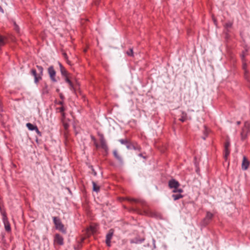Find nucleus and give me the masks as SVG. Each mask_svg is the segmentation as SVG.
<instances>
[{
  "instance_id": "obj_1",
  "label": "nucleus",
  "mask_w": 250,
  "mask_h": 250,
  "mask_svg": "<svg viewBox=\"0 0 250 250\" xmlns=\"http://www.w3.org/2000/svg\"><path fill=\"white\" fill-rule=\"evenodd\" d=\"M250 133V123L245 122L240 131V136L242 141L245 140L248 135Z\"/></svg>"
},
{
  "instance_id": "obj_2",
  "label": "nucleus",
  "mask_w": 250,
  "mask_h": 250,
  "mask_svg": "<svg viewBox=\"0 0 250 250\" xmlns=\"http://www.w3.org/2000/svg\"><path fill=\"white\" fill-rule=\"evenodd\" d=\"M53 219L56 229L62 232H65V229L60 219L56 217H53Z\"/></svg>"
},
{
  "instance_id": "obj_3",
  "label": "nucleus",
  "mask_w": 250,
  "mask_h": 250,
  "mask_svg": "<svg viewBox=\"0 0 250 250\" xmlns=\"http://www.w3.org/2000/svg\"><path fill=\"white\" fill-rule=\"evenodd\" d=\"M48 72L52 81L54 83L57 82V81L55 78L56 71L54 70L53 66H50L48 68Z\"/></svg>"
},
{
  "instance_id": "obj_4",
  "label": "nucleus",
  "mask_w": 250,
  "mask_h": 250,
  "mask_svg": "<svg viewBox=\"0 0 250 250\" xmlns=\"http://www.w3.org/2000/svg\"><path fill=\"white\" fill-rule=\"evenodd\" d=\"M114 230L110 229L106 236V244L108 247L110 246L111 239L113 235Z\"/></svg>"
},
{
  "instance_id": "obj_5",
  "label": "nucleus",
  "mask_w": 250,
  "mask_h": 250,
  "mask_svg": "<svg viewBox=\"0 0 250 250\" xmlns=\"http://www.w3.org/2000/svg\"><path fill=\"white\" fill-rule=\"evenodd\" d=\"M100 136L101 147L104 150L107 151L108 150V146L106 145V141L104 138V135L103 134H101Z\"/></svg>"
},
{
  "instance_id": "obj_6",
  "label": "nucleus",
  "mask_w": 250,
  "mask_h": 250,
  "mask_svg": "<svg viewBox=\"0 0 250 250\" xmlns=\"http://www.w3.org/2000/svg\"><path fill=\"white\" fill-rule=\"evenodd\" d=\"M250 166V162L246 156H243V161L242 163V169L246 170Z\"/></svg>"
},
{
  "instance_id": "obj_7",
  "label": "nucleus",
  "mask_w": 250,
  "mask_h": 250,
  "mask_svg": "<svg viewBox=\"0 0 250 250\" xmlns=\"http://www.w3.org/2000/svg\"><path fill=\"white\" fill-rule=\"evenodd\" d=\"M168 186L170 188H179L180 186V184L175 179H171L168 182Z\"/></svg>"
},
{
  "instance_id": "obj_8",
  "label": "nucleus",
  "mask_w": 250,
  "mask_h": 250,
  "mask_svg": "<svg viewBox=\"0 0 250 250\" xmlns=\"http://www.w3.org/2000/svg\"><path fill=\"white\" fill-rule=\"evenodd\" d=\"M31 74L33 75V76L34 77L35 83H37L39 82V81H40L42 79V76H41V75L40 74L39 75H38L37 74L36 70L34 69H32L31 70Z\"/></svg>"
},
{
  "instance_id": "obj_9",
  "label": "nucleus",
  "mask_w": 250,
  "mask_h": 250,
  "mask_svg": "<svg viewBox=\"0 0 250 250\" xmlns=\"http://www.w3.org/2000/svg\"><path fill=\"white\" fill-rule=\"evenodd\" d=\"M62 123L64 129L67 130L70 126V121L64 117L62 118Z\"/></svg>"
},
{
  "instance_id": "obj_10",
  "label": "nucleus",
  "mask_w": 250,
  "mask_h": 250,
  "mask_svg": "<svg viewBox=\"0 0 250 250\" xmlns=\"http://www.w3.org/2000/svg\"><path fill=\"white\" fill-rule=\"evenodd\" d=\"M26 126L30 130H35L38 134H40V132L36 125L28 123L26 124Z\"/></svg>"
},
{
  "instance_id": "obj_11",
  "label": "nucleus",
  "mask_w": 250,
  "mask_h": 250,
  "mask_svg": "<svg viewBox=\"0 0 250 250\" xmlns=\"http://www.w3.org/2000/svg\"><path fill=\"white\" fill-rule=\"evenodd\" d=\"M54 241L56 243L60 245H62L63 244V239L62 237L58 234H56Z\"/></svg>"
},
{
  "instance_id": "obj_12",
  "label": "nucleus",
  "mask_w": 250,
  "mask_h": 250,
  "mask_svg": "<svg viewBox=\"0 0 250 250\" xmlns=\"http://www.w3.org/2000/svg\"><path fill=\"white\" fill-rule=\"evenodd\" d=\"M213 214L209 211L207 212L206 216L204 219V222H205V224L207 225L209 221L211 220L213 217Z\"/></svg>"
},
{
  "instance_id": "obj_13",
  "label": "nucleus",
  "mask_w": 250,
  "mask_h": 250,
  "mask_svg": "<svg viewBox=\"0 0 250 250\" xmlns=\"http://www.w3.org/2000/svg\"><path fill=\"white\" fill-rule=\"evenodd\" d=\"M4 224L5 229L7 231H10L11 230V227L9 222L7 219L3 220Z\"/></svg>"
},
{
  "instance_id": "obj_14",
  "label": "nucleus",
  "mask_w": 250,
  "mask_h": 250,
  "mask_svg": "<svg viewBox=\"0 0 250 250\" xmlns=\"http://www.w3.org/2000/svg\"><path fill=\"white\" fill-rule=\"evenodd\" d=\"M246 55H247L246 52H243V53L241 56L242 61H243V67L244 69H245L246 68V63L245 61V57L246 56Z\"/></svg>"
},
{
  "instance_id": "obj_15",
  "label": "nucleus",
  "mask_w": 250,
  "mask_h": 250,
  "mask_svg": "<svg viewBox=\"0 0 250 250\" xmlns=\"http://www.w3.org/2000/svg\"><path fill=\"white\" fill-rule=\"evenodd\" d=\"M188 119L187 114L185 112H182V115L181 118L179 119V120L182 122L186 121Z\"/></svg>"
},
{
  "instance_id": "obj_16",
  "label": "nucleus",
  "mask_w": 250,
  "mask_h": 250,
  "mask_svg": "<svg viewBox=\"0 0 250 250\" xmlns=\"http://www.w3.org/2000/svg\"><path fill=\"white\" fill-rule=\"evenodd\" d=\"M128 200L130 202H134L135 203H140L141 204H143L144 203V201L140 199L129 198Z\"/></svg>"
},
{
  "instance_id": "obj_17",
  "label": "nucleus",
  "mask_w": 250,
  "mask_h": 250,
  "mask_svg": "<svg viewBox=\"0 0 250 250\" xmlns=\"http://www.w3.org/2000/svg\"><path fill=\"white\" fill-rule=\"evenodd\" d=\"M60 70L62 74L64 76H67V72L66 69L60 63Z\"/></svg>"
},
{
  "instance_id": "obj_18",
  "label": "nucleus",
  "mask_w": 250,
  "mask_h": 250,
  "mask_svg": "<svg viewBox=\"0 0 250 250\" xmlns=\"http://www.w3.org/2000/svg\"><path fill=\"white\" fill-rule=\"evenodd\" d=\"M113 155L114 157L119 161H122V158L121 156L119 155L118 151L116 150L113 151Z\"/></svg>"
},
{
  "instance_id": "obj_19",
  "label": "nucleus",
  "mask_w": 250,
  "mask_h": 250,
  "mask_svg": "<svg viewBox=\"0 0 250 250\" xmlns=\"http://www.w3.org/2000/svg\"><path fill=\"white\" fill-rule=\"evenodd\" d=\"M172 196L174 200H175V201L183 197V195H182L181 193H179L178 194H173V195H172Z\"/></svg>"
},
{
  "instance_id": "obj_20",
  "label": "nucleus",
  "mask_w": 250,
  "mask_h": 250,
  "mask_svg": "<svg viewBox=\"0 0 250 250\" xmlns=\"http://www.w3.org/2000/svg\"><path fill=\"white\" fill-rule=\"evenodd\" d=\"M92 185H93V189L94 191L96 192H98L100 190V187L98 186L96 184L93 182H92Z\"/></svg>"
},
{
  "instance_id": "obj_21",
  "label": "nucleus",
  "mask_w": 250,
  "mask_h": 250,
  "mask_svg": "<svg viewBox=\"0 0 250 250\" xmlns=\"http://www.w3.org/2000/svg\"><path fill=\"white\" fill-rule=\"evenodd\" d=\"M126 54H127V56H130V57H133L134 56V53H133V48H129V50L128 51H127L126 52Z\"/></svg>"
},
{
  "instance_id": "obj_22",
  "label": "nucleus",
  "mask_w": 250,
  "mask_h": 250,
  "mask_svg": "<svg viewBox=\"0 0 250 250\" xmlns=\"http://www.w3.org/2000/svg\"><path fill=\"white\" fill-rule=\"evenodd\" d=\"M173 192L176 193L178 192L179 193H181L183 192V190L182 188H173Z\"/></svg>"
},
{
  "instance_id": "obj_23",
  "label": "nucleus",
  "mask_w": 250,
  "mask_h": 250,
  "mask_svg": "<svg viewBox=\"0 0 250 250\" xmlns=\"http://www.w3.org/2000/svg\"><path fill=\"white\" fill-rule=\"evenodd\" d=\"M60 112L62 113V118L65 117V113H64V108L63 106L59 108Z\"/></svg>"
},
{
  "instance_id": "obj_24",
  "label": "nucleus",
  "mask_w": 250,
  "mask_h": 250,
  "mask_svg": "<svg viewBox=\"0 0 250 250\" xmlns=\"http://www.w3.org/2000/svg\"><path fill=\"white\" fill-rule=\"evenodd\" d=\"M37 67L38 69V70L40 71V74L42 76V75L43 73V68L41 66L37 65Z\"/></svg>"
},
{
  "instance_id": "obj_25",
  "label": "nucleus",
  "mask_w": 250,
  "mask_h": 250,
  "mask_svg": "<svg viewBox=\"0 0 250 250\" xmlns=\"http://www.w3.org/2000/svg\"><path fill=\"white\" fill-rule=\"evenodd\" d=\"M230 153V151L229 149H225V154L224 157L227 158V157L229 155Z\"/></svg>"
},
{
  "instance_id": "obj_26",
  "label": "nucleus",
  "mask_w": 250,
  "mask_h": 250,
  "mask_svg": "<svg viewBox=\"0 0 250 250\" xmlns=\"http://www.w3.org/2000/svg\"><path fill=\"white\" fill-rule=\"evenodd\" d=\"M69 86H70V88L72 90H74V86H73V84L71 82V81H70L68 83Z\"/></svg>"
},
{
  "instance_id": "obj_27",
  "label": "nucleus",
  "mask_w": 250,
  "mask_h": 250,
  "mask_svg": "<svg viewBox=\"0 0 250 250\" xmlns=\"http://www.w3.org/2000/svg\"><path fill=\"white\" fill-rule=\"evenodd\" d=\"M1 214L3 216V220L7 219V218L6 215V213L5 211H1Z\"/></svg>"
},
{
  "instance_id": "obj_28",
  "label": "nucleus",
  "mask_w": 250,
  "mask_h": 250,
  "mask_svg": "<svg viewBox=\"0 0 250 250\" xmlns=\"http://www.w3.org/2000/svg\"><path fill=\"white\" fill-rule=\"evenodd\" d=\"M232 25V23L229 22L226 23L225 24V26L227 28H230L231 27Z\"/></svg>"
},
{
  "instance_id": "obj_29",
  "label": "nucleus",
  "mask_w": 250,
  "mask_h": 250,
  "mask_svg": "<svg viewBox=\"0 0 250 250\" xmlns=\"http://www.w3.org/2000/svg\"><path fill=\"white\" fill-rule=\"evenodd\" d=\"M230 146V143L229 142H227L225 143V149H229Z\"/></svg>"
},
{
  "instance_id": "obj_30",
  "label": "nucleus",
  "mask_w": 250,
  "mask_h": 250,
  "mask_svg": "<svg viewBox=\"0 0 250 250\" xmlns=\"http://www.w3.org/2000/svg\"><path fill=\"white\" fill-rule=\"evenodd\" d=\"M63 55L64 58L65 59V60H66L68 64H70V62L68 60V57H67L66 54L65 53H63Z\"/></svg>"
},
{
  "instance_id": "obj_31",
  "label": "nucleus",
  "mask_w": 250,
  "mask_h": 250,
  "mask_svg": "<svg viewBox=\"0 0 250 250\" xmlns=\"http://www.w3.org/2000/svg\"><path fill=\"white\" fill-rule=\"evenodd\" d=\"M208 136V132H207V131L206 130V129L205 128V132H204V136L203 137V139L204 140H205L206 139V137Z\"/></svg>"
},
{
  "instance_id": "obj_32",
  "label": "nucleus",
  "mask_w": 250,
  "mask_h": 250,
  "mask_svg": "<svg viewBox=\"0 0 250 250\" xmlns=\"http://www.w3.org/2000/svg\"><path fill=\"white\" fill-rule=\"evenodd\" d=\"M15 29L18 32L19 31V28L18 26L16 23H15Z\"/></svg>"
},
{
  "instance_id": "obj_33",
  "label": "nucleus",
  "mask_w": 250,
  "mask_h": 250,
  "mask_svg": "<svg viewBox=\"0 0 250 250\" xmlns=\"http://www.w3.org/2000/svg\"><path fill=\"white\" fill-rule=\"evenodd\" d=\"M65 81L66 83H68L70 80L69 79L68 77H67V76H65Z\"/></svg>"
},
{
  "instance_id": "obj_34",
  "label": "nucleus",
  "mask_w": 250,
  "mask_h": 250,
  "mask_svg": "<svg viewBox=\"0 0 250 250\" xmlns=\"http://www.w3.org/2000/svg\"><path fill=\"white\" fill-rule=\"evenodd\" d=\"M120 142L122 144H125V143H126V141L124 140H120Z\"/></svg>"
},
{
  "instance_id": "obj_35",
  "label": "nucleus",
  "mask_w": 250,
  "mask_h": 250,
  "mask_svg": "<svg viewBox=\"0 0 250 250\" xmlns=\"http://www.w3.org/2000/svg\"><path fill=\"white\" fill-rule=\"evenodd\" d=\"M90 229H91L92 232H94L95 231V228L94 227H90Z\"/></svg>"
},
{
  "instance_id": "obj_36",
  "label": "nucleus",
  "mask_w": 250,
  "mask_h": 250,
  "mask_svg": "<svg viewBox=\"0 0 250 250\" xmlns=\"http://www.w3.org/2000/svg\"><path fill=\"white\" fill-rule=\"evenodd\" d=\"M236 124H237L238 125H239L241 124V122H240V121H237V122H236Z\"/></svg>"
},
{
  "instance_id": "obj_37",
  "label": "nucleus",
  "mask_w": 250,
  "mask_h": 250,
  "mask_svg": "<svg viewBox=\"0 0 250 250\" xmlns=\"http://www.w3.org/2000/svg\"><path fill=\"white\" fill-rule=\"evenodd\" d=\"M59 104H62V102H59Z\"/></svg>"
},
{
  "instance_id": "obj_38",
  "label": "nucleus",
  "mask_w": 250,
  "mask_h": 250,
  "mask_svg": "<svg viewBox=\"0 0 250 250\" xmlns=\"http://www.w3.org/2000/svg\"><path fill=\"white\" fill-rule=\"evenodd\" d=\"M96 147H98V145L97 144L96 145Z\"/></svg>"
},
{
  "instance_id": "obj_39",
  "label": "nucleus",
  "mask_w": 250,
  "mask_h": 250,
  "mask_svg": "<svg viewBox=\"0 0 250 250\" xmlns=\"http://www.w3.org/2000/svg\"><path fill=\"white\" fill-rule=\"evenodd\" d=\"M139 155H140V156H142V154H139Z\"/></svg>"
}]
</instances>
